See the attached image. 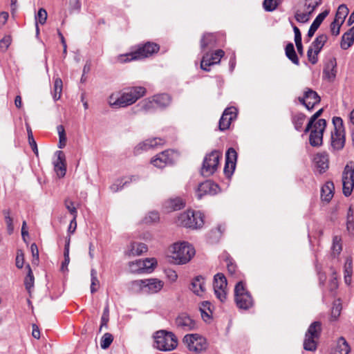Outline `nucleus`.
Returning <instances> with one entry per match:
<instances>
[{
  "label": "nucleus",
  "instance_id": "1",
  "mask_svg": "<svg viewBox=\"0 0 354 354\" xmlns=\"http://www.w3.org/2000/svg\"><path fill=\"white\" fill-rule=\"evenodd\" d=\"M147 89L144 86H131L122 91L111 93L107 102L109 105L113 109L125 108L136 103L138 100L145 96Z\"/></svg>",
  "mask_w": 354,
  "mask_h": 354
},
{
  "label": "nucleus",
  "instance_id": "2",
  "mask_svg": "<svg viewBox=\"0 0 354 354\" xmlns=\"http://www.w3.org/2000/svg\"><path fill=\"white\" fill-rule=\"evenodd\" d=\"M159 50V46L154 43L147 42L139 46L136 50L129 53L120 54L115 57V62L124 64L126 62L142 59L151 56Z\"/></svg>",
  "mask_w": 354,
  "mask_h": 354
},
{
  "label": "nucleus",
  "instance_id": "3",
  "mask_svg": "<svg viewBox=\"0 0 354 354\" xmlns=\"http://www.w3.org/2000/svg\"><path fill=\"white\" fill-rule=\"evenodd\" d=\"M169 252L173 263L178 265L188 263L195 254L194 247L185 241L174 243Z\"/></svg>",
  "mask_w": 354,
  "mask_h": 354
},
{
  "label": "nucleus",
  "instance_id": "4",
  "mask_svg": "<svg viewBox=\"0 0 354 354\" xmlns=\"http://www.w3.org/2000/svg\"><path fill=\"white\" fill-rule=\"evenodd\" d=\"M130 285L133 292L152 295L159 292L164 287L165 283L157 278H149L133 281Z\"/></svg>",
  "mask_w": 354,
  "mask_h": 354
},
{
  "label": "nucleus",
  "instance_id": "5",
  "mask_svg": "<svg viewBox=\"0 0 354 354\" xmlns=\"http://www.w3.org/2000/svg\"><path fill=\"white\" fill-rule=\"evenodd\" d=\"M154 347L161 351H171L178 346V338L171 331L160 330L153 335Z\"/></svg>",
  "mask_w": 354,
  "mask_h": 354
},
{
  "label": "nucleus",
  "instance_id": "6",
  "mask_svg": "<svg viewBox=\"0 0 354 354\" xmlns=\"http://www.w3.org/2000/svg\"><path fill=\"white\" fill-rule=\"evenodd\" d=\"M175 223L179 226L187 228L198 229L204 225L203 214L199 211L189 209L180 213Z\"/></svg>",
  "mask_w": 354,
  "mask_h": 354
},
{
  "label": "nucleus",
  "instance_id": "7",
  "mask_svg": "<svg viewBox=\"0 0 354 354\" xmlns=\"http://www.w3.org/2000/svg\"><path fill=\"white\" fill-rule=\"evenodd\" d=\"M234 297L236 306L240 309L248 310L254 305V300L242 281L235 286Z\"/></svg>",
  "mask_w": 354,
  "mask_h": 354
},
{
  "label": "nucleus",
  "instance_id": "8",
  "mask_svg": "<svg viewBox=\"0 0 354 354\" xmlns=\"http://www.w3.org/2000/svg\"><path fill=\"white\" fill-rule=\"evenodd\" d=\"M322 331L319 322H313L308 327L304 341V348L306 351H314L317 348V340Z\"/></svg>",
  "mask_w": 354,
  "mask_h": 354
},
{
  "label": "nucleus",
  "instance_id": "9",
  "mask_svg": "<svg viewBox=\"0 0 354 354\" xmlns=\"http://www.w3.org/2000/svg\"><path fill=\"white\" fill-rule=\"evenodd\" d=\"M333 124L334 130L331 132V147L338 151L344 147L345 142L343 121L341 118L335 117Z\"/></svg>",
  "mask_w": 354,
  "mask_h": 354
},
{
  "label": "nucleus",
  "instance_id": "10",
  "mask_svg": "<svg viewBox=\"0 0 354 354\" xmlns=\"http://www.w3.org/2000/svg\"><path fill=\"white\" fill-rule=\"evenodd\" d=\"M221 157V153L218 151H213L207 154L203 162L201 174L205 177L214 174L218 169Z\"/></svg>",
  "mask_w": 354,
  "mask_h": 354
},
{
  "label": "nucleus",
  "instance_id": "11",
  "mask_svg": "<svg viewBox=\"0 0 354 354\" xmlns=\"http://www.w3.org/2000/svg\"><path fill=\"white\" fill-rule=\"evenodd\" d=\"M183 341L189 351L196 353L205 351L207 347L205 338L197 333L185 335Z\"/></svg>",
  "mask_w": 354,
  "mask_h": 354
},
{
  "label": "nucleus",
  "instance_id": "12",
  "mask_svg": "<svg viewBox=\"0 0 354 354\" xmlns=\"http://www.w3.org/2000/svg\"><path fill=\"white\" fill-rule=\"evenodd\" d=\"M342 191L345 196H349L354 188V162H348L342 174Z\"/></svg>",
  "mask_w": 354,
  "mask_h": 354
},
{
  "label": "nucleus",
  "instance_id": "13",
  "mask_svg": "<svg viewBox=\"0 0 354 354\" xmlns=\"http://www.w3.org/2000/svg\"><path fill=\"white\" fill-rule=\"evenodd\" d=\"M326 127L324 119H319L313 123L310 128V144L313 147H318L322 144L323 133Z\"/></svg>",
  "mask_w": 354,
  "mask_h": 354
},
{
  "label": "nucleus",
  "instance_id": "14",
  "mask_svg": "<svg viewBox=\"0 0 354 354\" xmlns=\"http://www.w3.org/2000/svg\"><path fill=\"white\" fill-rule=\"evenodd\" d=\"M157 261L154 258L138 259L129 263V268L133 273H151L156 267Z\"/></svg>",
  "mask_w": 354,
  "mask_h": 354
},
{
  "label": "nucleus",
  "instance_id": "15",
  "mask_svg": "<svg viewBox=\"0 0 354 354\" xmlns=\"http://www.w3.org/2000/svg\"><path fill=\"white\" fill-rule=\"evenodd\" d=\"M227 279L223 274L217 273L214 275L213 283L214 295L221 302H224L227 299Z\"/></svg>",
  "mask_w": 354,
  "mask_h": 354
},
{
  "label": "nucleus",
  "instance_id": "16",
  "mask_svg": "<svg viewBox=\"0 0 354 354\" xmlns=\"http://www.w3.org/2000/svg\"><path fill=\"white\" fill-rule=\"evenodd\" d=\"M178 154L173 150H165L154 156L151 163L156 167L163 168L172 164L177 158Z\"/></svg>",
  "mask_w": 354,
  "mask_h": 354
},
{
  "label": "nucleus",
  "instance_id": "17",
  "mask_svg": "<svg viewBox=\"0 0 354 354\" xmlns=\"http://www.w3.org/2000/svg\"><path fill=\"white\" fill-rule=\"evenodd\" d=\"M177 327L185 331L195 330L198 328V323L189 315L182 313L176 319Z\"/></svg>",
  "mask_w": 354,
  "mask_h": 354
},
{
  "label": "nucleus",
  "instance_id": "18",
  "mask_svg": "<svg viewBox=\"0 0 354 354\" xmlns=\"http://www.w3.org/2000/svg\"><path fill=\"white\" fill-rule=\"evenodd\" d=\"M225 52L223 50H216L213 53H206L201 62V68L206 71H209V66L217 64L220 62L221 59L224 56Z\"/></svg>",
  "mask_w": 354,
  "mask_h": 354
},
{
  "label": "nucleus",
  "instance_id": "19",
  "mask_svg": "<svg viewBox=\"0 0 354 354\" xmlns=\"http://www.w3.org/2000/svg\"><path fill=\"white\" fill-rule=\"evenodd\" d=\"M220 191L217 184L211 180H206L199 184L196 194L198 199H201L204 195H214Z\"/></svg>",
  "mask_w": 354,
  "mask_h": 354
},
{
  "label": "nucleus",
  "instance_id": "20",
  "mask_svg": "<svg viewBox=\"0 0 354 354\" xmlns=\"http://www.w3.org/2000/svg\"><path fill=\"white\" fill-rule=\"evenodd\" d=\"M139 178L138 175H131L118 178L110 185L109 189L113 193L118 192L131 183L138 181Z\"/></svg>",
  "mask_w": 354,
  "mask_h": 354
},
{
  "label": "nucleus",
  "instance_id": "21",
  "mask_svg": "<svg viewBox=\"0 0 354 354\" xmlns=\"http://www.w3.org/2000/svg\"><path fill=\"white\" fill-rule=\"evenodd\" d=\"M237 116V109L234 107L226 108L219 120V129L221 131L227 129L232 121L236 119Z\"/></svg>",
  "mask_w": 354,
  "mask_h": 354
},
{
  "label": "nucleus",
  "instance_id": "22",
  "mask_svg": "<svg viewBox=\"0 0 354 354\" xmlns=\"http://www.w3.org/2000/svg\"><path fill=\"white\" fill-rule=\"evenodd\" d=\"M299 100L308 111H310L320 102V97L315 91L308 89L304 92V97H299Z\"/></svg>",
  "mask_w": 354,
  "mask_h": 354
},
{
  "label": "nucleus",
  "instance_id": "23",
  "mask_svg": "<svg viewBox=\"0 0 354 354\" xmlns=\"http://www.w3.org/2000/svg\"><path fill=\"white\" fill-rule=\"evenodd\" d=\"M237 153L233 148H230L225 154V164L224 167V173L226 176L230 177L236 167Z\"/></svg>",
  "mask_w": 354,
  "mask_h": 354
},
{
  "label": "nucleus",
  "instance_id": "24",
  "mask_svg": "<svg viewBox=\"0 0 354 354\" xmlns=\"http://www.w3.org/2000/svg\"><path fill=\"white\" fill-rule=\"evenodd\" d=\"M163 144L164 140L160 138H148L138 144L134 150L136 153H138L144 151L155 149Z\"/></svg>",
  "mask_w": 354,
  "mask_h": 354
},
{
  "label": "nucleus",
  "instance_id": "25",
  "mask_svg": "<svg viewBox=\"0 0 354 354\" xmlns=\"http://www.w3.org/2000/svg\"><path fill=\"white\" fill-rule=\"evenodd\" d=\"M55 156L57 158L53 161L54 169L57 176L62 178L65 176L66 171L65 154L62 151H57Z\"/></svg>",
  "mask_w": 354,
  "mask_h": 354
},
{
  "label": "nucleus",
  "instance_id": "26",
  "mask_svg": "<svg viewBox=\"0 0 354 354\" xmlns=\"http://www.w3.org/2000/svg\"><path fill=\"white\" fill-rule=\"evenodd\" d=\"M190 290L197 296L203 297L205 292V280L202 276L194 277L191 283Z\"/></svg>",
  "mask_w": 354,
  "mask_h": 354
},
{
  "label": "nucleus",
  "instance_id": "27",
  "mask_svg": "<svg viewBox=\"0 0 354 354\" xmlns=\"http://www.w3.org/2000/svg\"><path fill=\"white\" fill-rule=\"evenodd\" d=\"M314 162L319 173H324L328 168V155L326 153H317L314 158Z\"/></svg>",
  "mask_w": 354,
  "mask_h": 354
},
{
  "label": "nucleus",
  "instance_id": "28",
  "mask_svg": "<svg viewBox=\"0 0 354 354\" xmlns=\"http://www.w3.org/2000/svg\"><path fill=\"white\" fill-rule=\"evenodd\" d=\"M147 251V247L145 243L132 242L125 251V254L129 257L140 256Z\"/></svg>",
  "mask_w": 354,
  "mask_h": 354
},
{
  "label": "nucleus",
  "instance_id": "29",
  "mask_svg": "<svg viewBox=\"0 0 354 354\" xmlns=\"http://www.w3.org/2000/svg\"><path fill=\"white\" fill-rule=\"evenodd\" d=\"M336 66L335 59H330L324 66L323 71L324 77L329 82L333 81L336 76Z\"/></svg>",
  "mask_w": 354,
  "mask_h": 354
},
{
  "label": "nucleus",
  "instance_id": "30",
  "mask_svg": "<svg viewBox=\"0 0 354 354\" xmlns=\"http://www.w3.org/2000/svg\"><path fill=\"white\" fill-rule=\"evenodd\" d=\"M136 106L139 111L145 113L152 112L157 109L153 97H147L141 100Z\"/></svg>",
  "mask_w": 354,
  "mask_h": 354
},
{
  "label": "nucleus",
  "instance_id": "31",
  "mask_svg": "<svg viewBox=\"0 0 354 354\" xmlns=\"http://www.w3.org/2000/svg\"><path fill=\"white\" fill-rule=\"evenodd\" d=\"M334 184L331 181L326 182L321 189V198L327 203L330 202L334 195Z\"/></svg>",
  "mask_w": 354,
  "mask_h": 354
},
{
  "label": "nucleus",
  "instance_id": "32",
  "mask_svg": "<svg viewBox=\"0 0 354 354\" xmlns=\"http://www.w3.org/2000/svg\"><path fill=\"white\" fill-rule=\"evenodd\" d=\"M185 201L179 197L170 198L165 203V207L168 211H175L184 207Z\"/></svg>",
  "mask_w": 354,
  "mask_h": 354
},
{
  "label": "nucleus",
  "instance_id": "33",
  "mask_svg": "<svg viewBox=\"0 0 354 354\" xmlns=\"http://www.w3.org/2000/svg\"><path fill=\"white\" fill-rule=\"evenodd\" d=\"M216 44V35L213 33L204 34L201 40V48L205 50L207 48H212Z\"/></svg>",
  "mask_w": 354,
  "mask_h": 354
},
{
  "label": "nucleus",
  "instance_id": "34",
  "mask_svg": "<svg viewBox=\"0 0 354 354\" xmlns=\"http://www.w3.org/2000/svg\"><path fill=\"white\" fill-rule=\"evenodd\" d=\"M157 108H165L169 106L171 102V97L165 93L152 96Z\"/></svg>",
  "mask_w": 354,
  "mask_h": 354
},
{
  "label": "nucleus",
  "instance_id": "35",
  "mask_svg": "<svg viewBox=\"0 0 354 354\" xmlns=\"http://www.w3.org/2000/svg\"><path fill=\"white\" fill-rule=\"evenodd\" d=\"M312 15L308 13V10L305 9V7L302 6L295 11V18L297 22L304 24L310 20Z\"/></svg>",
  "mask_w": 354,
  "mask_h": 354
},
{
  "label": "nucleus",
  "instance_id": "36",
  "mask_svg": "<svg viewBox=\"0 0 354 354\" xmlns=\"http://www.w3.org/2000/svg\"><path fill=\"white\" fill-rule=\"evenodd\" d=\"M350 346L344 337L338 339L335 349L331 354H348L350 352Z\"/></svg>",
  "mask_w": 354,
  "mask_h": 354
},
{
  "label": "nucleus",
  "instance_id": "37",
  "mask_svg": "<svg viewBox=\"0 0 354 354\" xmlns=\"http://www.w3.org/2000/svg\"><path fill=\"white\" fill-rule=\"evenodd\" d=\"M354 42V31L351 28L348 32L344 33L342 37L341 48L342 49H348Z\"/></svg>",
  "mask_w": 354,
  "mask_h": 354
},
{
  "label": "nucleus",
  "instance_id": "38",
  "mask_svg": "<svg viewBox=\"0 0 354 354\" xmlns=\"http://www.w3.org/2000/svg\"><path fill=\"white\" fill-rule=\"evenodd\" d=\"M327 40L328 36L326 34L319 35L311 44L310 48L315 50V52L319 53L324 44L326 43Z\"/></svg>",
  "mask_w": 354,
  "mask_h": 354
},
{
  "label": "nucleus",
  "instance_id": "39",
  "mask_svg": "<svg viewBox=\"0 0 354 354\" xmlns=\"http://www.w3.org/2000/svg\"><path fill=\"white\" fill-rule=\"evenodd\" d=\"M63 83L61 78L57 77L55 78L53 91L52 92L53 98L55 101L60 99L62 93Z\"/></svg>",
  "mask_w": 354,
  "mask_h": 354
},
{
  "label": "nucleus",
  "instance_id": "40",
  "mask_svg": "<svg viewBox=\"0 0 354 354\" xmlns=\"http://www.w3.org/2000/svg\"><path fill=\"white\" fill-rule=\"evenodd\" d=\"M286 57L295 64L299 65V60L296 54L294 46L292 43H289L286 45L285 48Z\"/></svg>",
  "mask_w": 354,
  "mask_h": 354
},
{
  "label": "nucleus",
  "instance_id": "41",
  "mask_svg": "<svg viewBox=\"0 0 354 354\" xmlns=\"http://www.w3.org/2000/svg\"><path fill=\"white\" fill-rule=\"evenodd\" d=\"M342 250V238L339 236H334L331 246L332 256L337 257Z\"/></svg>",
  "mask_w": 354,
  "mask_h": 354
},
{
  "label": "nucleus",
  "instance_id": "42",
  "mask_svg": "<svg viewBox=\"0 0 354 354\" xmlns=\"http://www.w3.org/2000/svg\"><path fill=\"white\" fill-rule=\"evenodd\" d=\"M348 12L349 10L347 6L345 4H342L338 7L334 19L337 20L342 23H344Z\"/></svg>",
  "mask_w": 354,
  "mask_h": 354
},
{
  "label": "nucleus",
  "instance_id": "43",
  "mask_svg": "<svg viewBox=\"0 0 354 354\" xmlns=\"http://www.w3.org/2000/svg\"><path fill=\"white\" fill-rule=\"evenodd\" d=\"M100 287V281L97 278V272L95 269L91 270V292L94 293L97 292Z\"/></svg>",
  "mask_w": 354,
  "mask_h": 354
},
{
  "label": "nucleus",
  "instance_id": "44",
  "mask_svg": "<svg viewBox=\"0 0 354 354\" xmlns=\"http://www.w3.org/2000/svg\"><path fill=\"white\" fill-rule=\"evenodd\" d=\"M322 0H304V7L308 10V13L313 14L316 9L322 4Z\"/></svg>",
  "mask_w": 354,
  "mask_h": 354
},
{
  "label": "nucleus",
  "instance_id": "45",
  "mask_svg": "<svg viewBox=\"0 0 354 354\" xmlns=\"http://www.w3.org/2000/svg\"><path fill=\"white\" fill-rule=\"evenodd\" d=\"M26 130H27V133H28V138L29 145H30L32 150L35 153V154L36 156H38L37 145V143L33 138L31 128L28 123L26 124Z\"/></svg>",
  "mask_w": 354,
  "mask_h": 354
},
{
  "label": "nucleus",
  "instance_id": "46",
  "mask_svg": "<svg viewBox=\"0 0 354 354\" xmlns=\"http://www.w3.org/2000/svg\"><path fill=\"white\" fill-rule=\"evenodd\" d=\"M306 115L303 113H297L292 117V122L295 125V128L299 131L305 122Z\"/></svg>",
  "mask_w": 354,
  "mask_h": 354
},
{
  "label": "nucleus",
  "instance_id": "47",
  "mask_svg": "<svg viewBox=\"0 0 354 354\" xmlns=\"http://www.w3.org/2000/svg\"><path fill=\"white\" fill-rule=\"evenodd\" d=\"M328 15V10H325L319 13L310 25V27L317 31V30L318 29V28L319 27L322 21L324 20V19L327 17Z\"/></svg>",
  "mask_w": 354,
  "mask_h": 354
},
{
  "label": "nucleus",
  "instance_id": "48",
  "mask_svg": "<svg viewBox=\"0 0 354 354\" xmlns=\"http://www.w3.org/2000/svg\"><path fill=\"white\" fill-rule=\"evenodd\" d=\"M26 268H28V271L24 280V285L26 286V288L28 291H30V288H32L34 286V276L30 268V266L28 265Z\"/></svg>",
  "mask_w": 354,
  "mask_h": 354
},
{
  "label": "nucleus",
  "instance_id": "49",
  "mask_svg": "<svg viewBox=\"0 0 354 354\" xmlns=\"http://www.w3.org/2000/svg\"><path fill=\"white\" fill-rule=\"evenodd\" d=\"M57 132L59 134L58 147L59 149H62L66 146V136L64 128L62 125H59L57 127Z\"/></svg>",
  "mask_w": 354,
  "mask_h": 354
},
{
  "label": "nucleus",
  "instance_id": "50",
  "mask_svg": "<svg viewBox=\"0 0 354 354\" xmlns=\"http://www.w3.org/2000/svg\"><path fill=\"white\" fill-rule=\"evenodd\" d=\"M207 306L209 307H210V306H212V304L210 302L205 301L202 302L201 305L200 306V311L201 313V317L205 322H208L211 319V315H212V313H209L208 310L207 311L205 310V307H206Z\"/></svg>",
  "mask_w": 354,
  "mask_h": 354
},
{
  "label": "nucleus",
  "instance_id": "51",
  "mask_svg": "<svg viewBox=\"0 0 354 354\" xmlns=\"http://www.w3.org/2000/svg\"><path fill=\"white\" fill-rule=\"evenodd\" d=\"M113 337L111 333H106L100 341V346L103 349L108 348L113 342Z\"/></svg>",
  "mask_w": 354,
  "mask_h": 354
},
{
  "label": "nucleus",
  "instance_id": "52",
  "mask_svg": "<svg viewBox=\"0 0 354 354\" xmlns=\"http://www.w3.org/2000/svg\"><path fill=\"white\" fill-rule=\"evenodd\" d=\"M159 221V214L156 211L149 212L143 218V223L149 224Z\"/></svg>",
  "mask_w": 354,
  "mask_h": 354
},
{
  "label": "nucleus",
  "instance_id": "53",
  "mask_svg": "<svg viewBox=\"0 0 354 354\" xmlns=\"http://www.w3.org/2000/svg\"><path fill=\"white\" fill-rule=\"evenodd\" d=\"M109 320V306L106 305L104 309L102 317H101V324L100 327V331L102 330V329L104 327L107 328L108 327V322Z\"/></svg>",
  "mask_w": 354,
  "mask_h": 354
},
{
  "label": "nucleus",
  "instance_id": "54",
  "mask_svg": "<svg viewBox=\"0 0 354 354\" xmlns=\"http://www.w3.org/2000/svg\"><path fill=\"white\" fill-rule=\"evenodd\" d=\"M47 19V12L44 8H40L35 16L36 24H44Z\"/></svg>",
  "mask_w": 354,
  "mask_h": 354
},
{
  "label": "nucleus",
  "instance_id": "55",
  "mask_svg": "<svg viewBox=\"0 0 354 354\" xmlns=\"http://www.w3.org/2000/svg\"><path fill=\"white\" fill-rule=\"evenodd\" d=\"M64 205L70 214L74 217V218H77V210L76 207L74 206V203L72 201L66 198L64 201Z\"/></svg>",
  "mask_w": 354,
  "mask_h": 354
},
{
  "label": "nucleus",
  "instance_id": "56",
  "mask_svg": "<svg viewBox=\"0 0 354 354\" xmlns=\"http://www.w3.org/2000/svg\"><path fill=\"white\" fill-rule=\"evenodd\" d=\"M279 3V0H264L263 8L266 11H273L276 9Z\"/></svg>",
  "mask_w": 354,
  "mask_h": 354
},
{
  "label": "nucleus",
  "instance_id": "57",
  "mask_svg": "<svg viewBox=\"0 0 354 354\" xmlns=\"http://www.w3.org/2000/svg\"><path fill=\"white\" fill-rule=\"evenodd\" d=\"M343 24L344 23L334 19L330 26L331 34L334 36H337L339 34L340 28Z\"/></svg>",
  "mask_w": 354,
  "mask_h": 354
},
{
  "label": "nucleus",
  "instance_id": "58",
  "mask_svg": "<svg viewBox=\"0 0 354 354\" xmlns=\"http://www.w3.org/2000/svg\"><path fill=\"white\" fill-rule=\"evenodd\" d=\"M12 39L11 37L9 35L4 36L1 40H0V48L2 51L5 52L7 50L10 45L11 44Z\"/></svg>",
  "mask_w": 354,
  "mask_h": 354
},
{
  "label": "nucleus",
  "instance_id": "59",
  "mask_svg": "<svg viewBox=\"0 0 354 354\" xmlns=\"http://www.w3.org/2000/svg\"><path fill=\"white\" fill-rule=\"evenodd\" d=\"M342 307L339 303H335L331 310V320L335 321L341 313Z\"/></svg>",
  "mask_w": 354,
  "mask_h": 354
},
{
  "label": "nucleus",
  "instance_id": "60",
  "mask_svg": "<svg viewBox=\"0 0 354 354\" xmlns=\"http://www.w3.org/2000/svg\"><path fill=\"white\" fill-rule=\"evenodd\" d=\"M4 214H5L6 223V226H7V230L8 232V234H10L13 232V230H14V226L12 224V218L10 216L9 211H5Z\"/></svg>",
  "mask_w": 354,
  "mask_h": 354
},
{
  "label": "nucleus",
  "instance_id": "61",
  "mask_svg": "<svg viewBox=\"0 0 354 354\" xmlns=\"http://www.w3.org/2000/svg\"><path fill=\"white\" fill-rule=\"evenodd\" d=\"M323 109H320L318 110L315 114L312 115L310 118L306 127L305 128V133L308 132L310 128L311 127L312 124L315 122L318 117L322 114Z\"/></svg>",
  "mask_w": 354,
  "mask_h": 354
},
{
  "label": "nucleus",
  "instance_id": "62",
  "mask_svg": "<svg viewBox=\"0 0 354 354\" xmlns=\"http://www.w3.org/2000/svg\"><path fill=\"white\" fill-rule=\"evenodd\" d=\"M319 53L315 52V50H314L313 49H312L309 47L308 52H307V55H308L309 62L310 63H312L313 64H316L318 60L317 55Z\"/></svg>",
  "mask_w": 354,
  "mask_h": 354
},
{
  "label": "nucleus",
  "instance_id": "63",
  "mask_svg": "<svg viewBox=\"0 0 354 354\" xmlns=\"http://www.w3.org/2000/svg\"><path fill=\"white\" fill-rule=\"evenodd\" d=\"M24 263V255L21 250H18L16 257V266L18 268H22Z\"/></svg>",
  "mask_w": 354,
  "mask_h": 354
},
{
  "label": "nucleus",
  "instance_id": "64",
  "mask_svg": "<svg viewBox=\"0 0 354 354\" xmlns=\"http://www.w3.org/2000/svg\"><path fill=\"white\" fill-rule=\"evenodd\" d=\"M344 274H353V266L352 260L350 258L346 259L344 266Z\"/></svg>",
  "mask_w": 354,
  "mask_h": 354
}]
</instances>
